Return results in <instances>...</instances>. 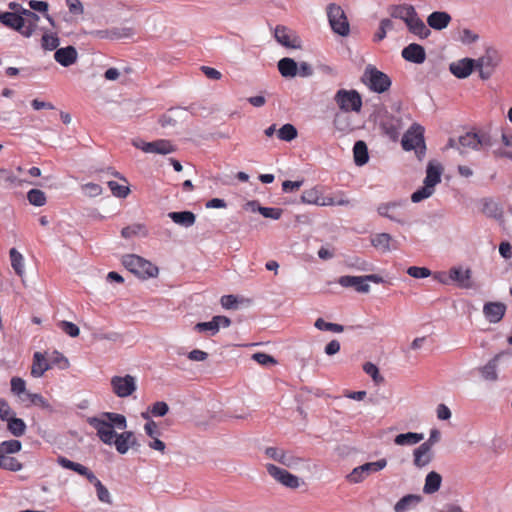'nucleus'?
<instances>
[{"label": "nucleus", "instance_id": "2", "mask_svg": "<svg viewBox=\"0 0 512 512\" xmlns=\"http://www.w3.org/2000/svg\"><path fill=\"white\" fill-rule=\"evenodd\" d=\"M123 266L140 279L157 277L159 269L150 261L136 254H127L122 257Z\"/></svg>", "mask_w": 512, "mask_h": 512}, {"label": "nucleus", "instance_id": "37", "mask_svg": "<svg viewBox=\"0 0 512 512\" xmlns=\"http://www.w3.org/2000/svg\"><path fill=\"white\" fill-rule=\"evenodd\" d=\"M442 476L435 471H431L426 475L423 492L427 495L433 494L440 489Z\"/></svg>", "mask_w": 512, "mask_h": 512}, {"label": "nucleus", "instance_id": "33", "mask_svg": "<svg viewBox=\"0 0 512 512\" xmlns=\"http://www.w3.org/2000/svg\"><path fill=\"white\" fill-rule=\"evenodd\" d=\"M49 369H51L50 362L46 360L41 352H35L33 355L31 375L35 378H39Z\"/></svg>", "mask_w": 512, "mask_h": 512}, {"label": "nucleus", "instance_id": "46", "mask_svg": "<svg viewBox=\"0 0 512 512\" xmlns=\"http://www.w3.org/2000/svg\"><path fill=\"white\" fill-rule=\"evenodd\" d=\"M320 200L321 193L316 187L303 191L301 195V202L305 204H313L319 206Z\"/></svg>", "mask_w": 512, "mask_h": 512}, {"label": "nucleus", "instance_id": "32", "mask_svg": "<svg viewBox=\"0 0 512 512\" xmlns=\"http://www.w3.org/2000/svg\"><path fill=\"white\" fill-rule=\"evenodd\" d=\"M168 217L177 225L189 228L195 224L196 215L189 210L169 212Z\"/></svg>", "mask_w": 512, "mask_h": 512}, {"label": "nucleus", "instance_id": "42", "mask_svg": "<svg viewBox=\"0 0 512 512\" xmlns=\"http://www.w3.org/2000/svg\"><path fill=\"white\" fill-rule=\"evenodd\" d=\"M9 254L12 268L18 276L22 277L24 274V258L22 254L16 248H11Z\"/></svg>", "mask_w": 512, "mask_h": 512}, {"label": "nucleus", "instance_id": "54", "mask_svg": "<svg viewBox=\"0 0 512 512\" xmlns=\"http://www.w3.org/2000/svg\"><path fill=\"white\" fill-rule=\"evenodd\" d=\"M107 185L115 197L126 198L130 193L128 186L120 185L116 181H108Z\"/></svg>", "mask_w": 512, "mask_h": 512}, {"label": "nucleus", "instance_id": "38", "mask_svg": "<svg viewBox=\"0 0 512 512\" xmlns=\"http://www.w3.org/2000/svg\"><path fill=\"white\" fill-rule=\"evenodd\" d=\"M132 437V431H124L122 433H117L114 436L113 443L115 448L119 454H126L130 449V438Z\"/></svg>", "mask_w": 512, "mask_h": 512}, {"label": "nucleus", "instance_id": "16", "mask_svg": "<svg viewBox=\"0 0 512 512\" xmlns=\"http://www.w3.org/2000/svg\"><path fill=\"white\" fill-rule=\"evenodd\" d=\"M56 461L62 468L72 470L79 475L86 477V479L92 483L95 488L97 487L98 482H101L91 470L80 463L71 461L64 456H58Z\"/></svg>", "mask_w": 512, "mask_h": 512}, {"label": "nucleus", "instance_id": "40", "mask_svg": "<svg viewBox=\"0 0 512 512\" xmlns=\"http://www.w3.org/2000/svg\"><path fill=\"white\" fill-rule=\"evenodd\" d=\"M423 439H424L423 433L407 432V433L398 434L394 438V443L399 446L414 445V444L419 443Z\"/></svg>", "mask_w": 512, "mask_h": 512}, {"label": "nucleus", "instance_id": "6", "mask_svg": "<svg viewBox=\"0 0 512 512\" xmlns=\"http://www.w3.org/2000/svg\"><path fill=\"white\" fill-rule=\"evenodd\" d=\"M132 145L145 153L160 155H168L177 150L176 146L167 139H158L152 142H146L140 138H136L132 140Z\"/></svg>", "mask_w": 512, "mask_h": 512}, {"label": "nucleus", "instance_id": "52", "mask_svg": "<svg viewBox=\"0 0 512 512\" xmlns=\"http://www.w3.org/2000/svg\"><path fill=\"white\" fill-rule=\"evenodd\" d=\"M363 370L372 378L375 384H381L384 382V377L380 374L378 367L372 362L364 363Z\"/></svg>", "mask_w": 512, "mask_h": 512}, {"label": "nucleus", "instance_id": "30", "mask_svg": "<svg viewBox=\"0 0 512 512\" xmlns=\"http://www.w3.org/2000/svg\"><path fill=\"white\" fill-rule=\"evenodd\" d=\"M507 352H500L488 361L486 365L479 369L483 379L488 381H496L498 379L497 363Z\"/></svg>", "mask_w": 512, "mask_h": 512}, {"label": "nucleus", "instance_id": "63", "mask_svg": "<svg viewBox=\"0 0 512 512\" xmlns=\"http://www.w3.org/2000/svg\"><path fill=\"white\" fill-rule=\"evenodd\" d=\"M82 190L89 197H97L102 194V187L93 182L86 183L82 186Z\"/></svg>", "mask_w": 512, "mask_h": 512}, {"label": "nucleus", "instance_id": "41", "mask_svg": "<svg viewBox=\"0 0 512 512\" xmlns=\"http://www.w3.org/2000/svg\"><path fill=\"white\" fill-rule=\"evenodd\" d=\"M346 113L347 112L342 111L336 112L332 121L334 129L342 133H347L352 130L350 119Z\"/></svg>", "mask_w": 512, "mask_h": 512}, {"label": "nucleus", "instance_id": "25", "mask_svg": "<svg viewBox=\"0 0 512 512\" xmlns=\"http://www.w3.org/2000/svg\"><path fill=\"white\" fill-rule=\"evenodd\" d=\"M77 50L73 46L59 48L54 53V59L63 67H69L77 60Z\"/></svg>", "mask_w": 512, "mask_h": 512}, {"label": "nucleus", "instance_id": "48", "mask_svg": "<svg viewBox=\"0 0 512 512\" xmlns=\"http://www.w3.org/2000/svg\"><path fill=\"white\" fill-rule=\"evenodd\" d=\"M297 134H298V132H297V129L295 128V126L290 123H287V124H284L278 130L277 135L280 140L290 142L297 137Z\"/></svg>", "mask_w": 512, "mask_h": 512}, {"label": "nucleus", "instance_id": "21", "mask_svg": "<svg viewBox=\"0 0 512 512\" xmlns=\"http://www.w3.org/2000/svg\"><path fill=\"white\" fill-rule=\"evenodd\" d=\"M472 271L467 268L463 269L462 267H452L449 270V278L450 282H455L458 287L468 289L472 287L471 282Z\"/></svg>", "mask_w": 512, "mask_h": 512}, {"label": "nucleus", "instance_id": "39", "mask_svg": "<svg viewBox=\"0 0 512 512\" xmlns=\"http://www.w3.org/2000/svg\"><path fill=\"white\" fill-rule=\"evenodd\" d=\"M482 212L490 218H494L497 220L502 219L503 217V211L500 205L496 202H494L490 198L483 199V208Z\"/></svg>", "mask_w": 512, "mask_h": 512}, {"label": "nucleus", "instance_id": "26", "mask_svg": "<svg viewBox=\"0 0 512 512\" xmlns=\"http://www.w3.org/2000/svg\"><path fill=\"white\" fill-rule=\"evenodd\" d=\"M443 166L436 161H429L426 167V176L423 183L435 188L441 182Z\"/></svg>", "mask_w": 512, "mask_h": 512}, {"label": "nucleus", "instance_id": "53", "mask_svg": "<svg viewBox=\"0 0 512 512\" xmlns=\"http://www.w3.org/2000/svg\"><path fill=\"white\" fill-rule=\"evenodd\" d=\"M109 33L110 40H118L131 37L134 34V31L129 27H113L109 29Z\"/></svg>", "mask_w": 512, "mask_h": 512}, {"label": "nucleus", "instance_id": "20", "mask_svg": "<svg viewBox=\"0 0 512 512\" xmlns=\"http://www.w3.org/2000/svg\"><path fill=\"white\" fill-rule=\"evenodd\" d=\"M506 312V305L502 302H487L483 306V314L490 323H498Z\"/></svg>", "mask_w": 512, "mask_h": 512}, {"label": "nucleus", "instance_id": "34", "mask_svg": "<svg viewBox=\"0 0 512 512\" xmlns=\"http://www.w3.org/2000/svg\"><path fill=\"white\" fill-rule=\"evenodd\" d=\"M422 500V497L420 495L415 494H408L403 496L401 499L397 501V503L394 505V511L395 512H406L414 507H416L420 501Z\"/></svg>", "mask_w": 512, "mask_h": 512}, {"label": "nucleus", "instance_id": "50", "mask_svg": "<svg viewBox=\"0 0 512 512\" xmlns=\"http://www.w3.org/2000/svg\"><path fill=\"white\" fill-rule=\"evenodd\" d=\"M27 199L30 204L41 207L46 203L45 193L39 189H31L27 193Z\"/></svg>", "mask_w": 512, "mask_h": 512}, {"label": "nucleus", "instance_id": "47", "mask_svg": "<svg viewBox=\"0 0 512 512\" xmlns=\"http://www.w3.org/2000/svg\"><path fill=\"white\" fill-rule=\"evenodd\" d=\"M0 468L17 472L22 469V464L14 457L0 455Z\"/></svg>", "mask_w": 512, "mask_h": 512}, {"label": "nucleus", "instance_id": "31", "mask_svg": "<svg viewBox=\"0 0 512 512\" xmlns=\"http://www.w3.org/2000/svg\"><path fill=\"white\" fill-rule=\"evenodd\" d=\"M388 12L392 18L401 19L405 23L406 21H409L413 16H416V10L414 6L408 4L391 5L388 8Z\"/></svg>", "mask_w": 512, "mask_h": 512}, {"label": "nucleus", "instance_id": "45", "mask_svg": "<svg viewBox=\"0 0 512 512\" xmlns=\"http://www.w3.org/2000/svg\"><path fill=\"white\" fill-rule=\"evenodd\" d=\"M22 443L19 440L11 439L0 443V455H9L21 450Z\"/></svg>", "mask_w": 512, "mask_h": 512}, {"label": "nucleus", "instance_id": "60", "mask_svg": "<svg viewBox=\"0 0 512 512\" xmlns=\"http://www.w3.org/2000/svg\"><path fill=\"white\" fill-rule=\"evenodd\" d=\"M252 359L262 366L274 365L277 363L276 359L264 352H257L252 355Z\"/></svg>", "mask_w": 512, "mask_h": 512}, {"label": "nucleus", "instance_id": "35", "mask_svg": "<svg viewBox=\"0 0 512 512\" xmlns=\"http://www.w3.org/2000/svg\"><path fill=\"white\" fill-rule=\"evenodd\" d=\"M297 64L294 59L284 57L278 61L277 67L283 77L294 78L297 76Z\"/></svg>", "mask_w": 512, "mask_h": 512}, {"label": "nucleus", "instance_id": "19", "mask_svg": "<svg viewBox=\"0 0 512 512\" xmlns=\"http://www.w3.org/2000/svg\"><path fill=\"white\" fill-rule=\"evenodd\" d=\"M401 56L408 62L422 64L426 60V52L423 46L411 43L403 48Z\"/></svg>", "mask_w": 512, "mask_h": 512}, {"label": "nucleus", "instance_id": "58", "mask_svg": "<svg viewBox=\"0 0 512 512\" xmlns=\"http://www.w3.org/2000/svg\"><path fill=\"white\" fill-rule=\"evenodd\" d=\"M60 40L56 35H48L44 34L42 36V47L45 50H57V47L59 46Z\"/></svg>", "mask_w": 512, "mask_h": 512}, {"label": "nucleus", "instance_id": "4", "mask_svg": "<svg viewBox=\"0 0 512 512\" xmlns=\"http://www.w3.org/2000/svg\"><path fill=\"white\" fill-rule=\"evenodd\" d=\"M327 17L332 31L342 37L350 33V24L344 10L337 4L327 6Z\"/></svg>", "mask_w": 512, "mask_h": 512}, {"label": "nucleus", "instance_id": "23", "mask_svg": "<svg viewBox=\"0 0 512 512\" xmlns=\"http://www.w3.org/2000/svg\"><path fill=\"white\" fill-rule=\"evenodd\" d=\"M338 283L345 288H354L359 293L370 291V285L365 283L363 276L344 275L339 277Z\"/></svg>", "mask_w": 512, "mask_h": 512}, {"label": "nucleus", "instance_id": "28", "mask_svg": "<svg viewBox=\"0 0 512 512\" xmlns=\"http://www.w3.org/2000/svg\"><path fill=\"white\" fill-rule=\"evenodd\" d=\"M451 16L445 11H434L427 17V24L434 30H443L451 22Z\"/></svg>", "mask_w": 512, "mask_h": 512}, {"label": "nucleus", "instance_id": "5", "mask_svg": "<svg viewBox=\"0 0 512 512\" xmlns=\"http://www.w3.org/2000/svg\"><path fill=\"white\" fill-rule=\"evenodd\" d=\"M334 101L342 112H360L362 98L358 91L339 89L334 95Z\"/></svg>", "mask_w": 512, "mask_h": 512}, {"label": "nucleus", "instance_id": "57", "mask_svg": "<svg viewBox=\"0 0 512 512\" xmlns=\"http://www.w3.org/2000/svg\"><path fill=\"white\" fill-rule=\"evenodd\" d=\"M19 12L20 15L25 19L26 25H32L34 32L37 27V22L40 19L39 16L34 11L25 8H21Z\"/></svg>", "mask_w": 512, "mask_h": 512}, {"label": "nucleus", "instance_id": "8", "mask_svg": "<svg viewBox=\"0 0 512 512\" xmlns=\"http://www.w3.org/2000/svg\"><path fill=\"white\" fill-rule=\"evenodd\" d=\"M0 23L14 29L25 37H30L33 34L32 25H26L25 19L20 15V12H3L0 14Z\"/></svg>", "mask_w": 512, "mask_h": 512}, {"label": "nucleus", "instance_id": "43", "mask_svg": "<svg viewBox=\"0 0 512 512\" xmlns=\"http://www.w3.org/2000/svg\"><path fill=\"white\" fill-rule=\"evenodd\" d=\"M7 428L13 436L21 437L25 434L26 424L21 418L10 417L7 421Z\"/></svg>", "mask_w": 512, "mask_h": 512}, {"label": "nucleus", "instance_id": "7", "mask_svg": "<svg viewBox=\"0 0 512 512\" xmlns=\"http://www.w3.org/2000/svg\"><path fill=\"white\" fill-rule=\"evenodd\" d=\"M500 58L498 52L493 48H487L483 56L475 60L476 69L479 71V76L482 80L489 79L497 65Z\"/></svg>", "mask_w": 512, "mask_h": 512}, {"label": "nucleus", "instance_id": "13", "mask_svg": "<svg viewBox=\"0 0 512 512\" xmlns=\"http://www.w3.org/2000/svg\"><path fill=\"white\" fill-rule=\"evenodd\" d=\"M424 142V128L420 124L414 123L404 134L401 144L405 151H411Z\"/></svg>", "mask_w": 512, "mask_h": 512}, {"label": "nucleus", "instance_id": "10", "mask_svg": "<svg viewBox=\"0 0 512 512\" xmlns=\"http://www.w3.org/2000/svg\"><path fill=\"white\" fill-rule=\"evenodd\" d=\"M113 392L120 398H126L135 392L137 385L135 377L127 374L125 376H113L111 378Z\"/></svg>", "mask_w": 512, "mask_h": 512}, {"label": "nucleus", "instance_id": "11", "mask_svg": "<svg viewBox=\"0 0 512 512\" xmlns=\"http://www.w3.org/2000/svg\"><path fill=\"white\" fill-rule=\"evenodd\" d=\"M406 200H396L381 203L377 207V213L384 218H387L393 222L404 225L406 220L401 216L398 209L405 206Z\"/></svg>", "mask_w": 512, "mask_h": 512}, {"label": "nucleus", "instance_id": "24", "mask_svg": "<svg viewBox=\"0 0 512 512\" xmlns=\"http://www.w3.org/2000/svg\"><path fill=\"white\" fill-rule=\"evenodd\" d=\"M371 244L382 252H388L398 248V241L393 239L389 233H378L372 236Z\"/></svg>", "mask_w": 512, "mask_h": 512}, {"label": "nucleus", "instance_id": "64", "mask_svg": "<svg viewBox=\"0 0 512 512\" xmlns=\"http://www.w3.org/2000/svg\"><path fill=\"white\" fill-rule=\"evenodd\" d=\"M59 326L62 329V331L69 335L70 337H77L80 333L79 327L72 322L61 321Z\"/></svg>", "mask_w": 512, "mask_h": 512}, {"label": "nucleus", "instance_id": "36", "mask_svg": "<svg viewBox=\"0 0 512 512\" xmlns=\"http://www.w3.org/2000/svg\"><path fill=\"white\" fill-rule=\"evenodd\" d=\"M354 162L357 166H363L369 161L367 144L363 140H358L353 146Z\"/></svg>", "mask_w": 512, "mask_h": 512}, {"label": "nucleus", "instance_id": "49", "mask_svg": "<svg viewBox=\"0 0 512 512\" xmlns=\"http://www.w3.org/2000/svg\"><path fill=\"white\" fill-rule=\"evenodd\" d=\"M314 326L321 331H332L335 333H341L344 331V326L337 323L326 322L322 318H318Z\"/></svg>", "mask_w": 512, "mask_h": 512}, {"label": "nucleus", "instance_id": "22", "mask_svg": "<svg viewBox=\"0 0 512 512\" xmlns=\"http://www.w3.org/2000/svg\"><path fill=\"white\" fill-rule=\"evenodd\" d=\"M381 128L385 135L396 141L402 129V120L399 117L387 116L382 119Z\"/></svg>", "mask_w": 512, "mask_h": 512}, {"label": "nucleus", "instance_id": "29", "mask_svg": "<svg viewBox=\"0 0 512 512\" xmlns=\"http://www.w3.org/2000/svg\"><path fill=\"white\" fill-rule=\"evenodd\" d=\"M433 459L432 449L428 445L420 444L413 451V464L417 468H423L427 466Z\"/></svg>", "mask_w": 512, "mask_h": 512}, {"label": "nucleus", "instance_id": "3", "mask_svg": "<svg viewBox=\"0 0 512 512\" xmlns=\"http://www.w3.org/2000/svg\"><path fill=\"white\" fill-rule=\"evenodd\" d=\"M362 81L371 91L378 94L386 92L392 84L390 77L386 73L378 70L371 64L365 68Z\"/></svg>", "mask_w": 512, "mask_h": 512}, {"label": "nucleus", "instance_id": "51", "mask_svg": "<svg viewBox=\"0 0 512 512\" xmlns=\"http://www.w3.org/2000/svg\"><path fill=\"white\" fill-rule=\"evenodd\" d=\"M194 330L198 333L210 332V335L212 336L219 332L218 323L216 322L214 317L212 318L211 321L197 323L194 326Z\"/></svg>", "mask_w": 512, "mask_h": 512}, {"label": "nucleus", "instance_id": "61", "mask_svg": "<svg viewBox=\"0 0 512 512\" xmlns=\"http://www.w3.org/2000/svg\"><path fill=\"white\" fill-rule=\"evenodd\" d=\"M168 411L169 406L164 401H157L150 408V412L155 417H163L168 413Z\"/></svg>", "mask_w": 512, "mask_h": 512}, {"label": "nucleus", "instance_id": "12", "mask_svg": "<svg viewBox=\"0 0 512 512\" xmlns=\"http://www.w3.org/2000/svg\"><path fill=\"white\" fill-rule=\"evenodd\" d=\"M458 143L462 148L479 150L483 147L491 146V139L486 133L467 132L459 136Z\"/></svg>", "mask_w": 512, "mask_h": 512}, {"label": "nucleus", "instance_id": "1", "mask_svg": "<svg viewBox=\"0 0 512 512\" xmlns=\"http://www.w3.org/2000/svg\"><path fill=\"white\" fill-rule=\"evenodd\" d=\"M88 423L97 431L98 438L106 445H112L115 428L124 430L127 427L126 417L115 412H104L102 417H89Z\"/></svg>", "mask_w": 512, "mask_h": 512}, {"label": "nucleus", "instance_id": "15", "mask_svg": "<svg viewBox=\"0 0 512 512\" xmlns=\"http://www.w3.org/2000/svg\"><path fill=\"white\" fill-rule=\"evenodd\" d=\"M265 454L281 463L282 465L288 467V468H292V469H295L297 468L300 463H302V458L300 457H297V456H294L293 454L289 453V452H285L284 450H281V449H278L276 447H267L265 449Z\"/></svg>", "mask_w": 512, "mask_h": 512}, {"label": "nucleus", "instance_id": "9", "mask_svg": "<svg viewBox=\"0 0 512 512\" xmlns=\"http://www.w3.org/2000/svg\"><path fill=\"white\" fill-rule=\"evenodd\" d=\"M387 465L386 459H380L376 462H367L363 465L355 467L348 475L347 480L350 483H360L362 482L369 474L378 472L384 469Z\"/></svg>", "mask_w": 512, "mask_h": 512}, {"label": "nucleus", "instance_id": "44", "mask_svg": "<svg viewBox=\"0 0 512 512\" xmlns=\"http://www.w3.org/2000/svg\"><path fill=\"white\" fill-rule=\"evenodd\" d=\"M435 192V188L428 185V184H424L422 187H420L419 189H417L416 191H414L412 194H411V201L413 203H419L429 197H431Z\"/></svg>", "mask_w": 512, "mask_h": 512}, {"label": "nucleus", "instance_id": "62", "mask_svg": "<svg viewBox=\"0 0 512 512\" xmlns=\"http://www.w3.org/2000/svg\"><path fill=\"white\" fill-rule=\"evenodd\" d=\"M11 391L20 396L21 394L26 395V383L22 378L19 377H13L11 379Z\"/></svg>", "mask_w": 512, "mask_h": 512}, {"label": "nucleus", "instance_id": "56", "mask_svg": "<svg viewBox=\"0 0 512 512\" xmlns=\"http://www.w3.org/2000/svg\"><path fill=\"white\" fill-rule=\"evenodd\" d=\"M258 213H260L265 218H270L273 220H278L281 218L283 214V210L281 208L276 207H258Z\"/></svg>", "mask_w": 512, "mask_h": 512}, {"label": "nucleus", "instance_id": "14", "mask_svg": "<svg viewBox=\"0 0 512 512\" xmlns=\"http://www.w3.org/2000/svg\"><path fill=\"white\" fill-rule=\"evenodd\" d=\"M266 469L269 475H271L276 481H278L282 485L291 489H296L299 487V478L291 474L287 470L282 469L274 464H267Z\"/></svg>", "mask_w": 512, "mask_h": 512}, {"label": "nucleus", "instance_id": "59", "mask_svg": "<svg viewBox=\"0 0 512 512\" xmlns=\"http://www.w3.org/2000/svg\"><path fill=\"white\" fill-rule=\"evenodd\" d=\"M407 274L416 279L427 278L431 271L426 267L411 266L407 269Z\"/></svg>", "mask_w": 512, "mask_h": 512}, {"label": "nucleus", "instance_id": "18", "mask_svg": "<svg viewBox=\"0 0 512 512\" xmlns=\"http://www.w3.org/2000/svg\"><path fill=\"white\" fill-rule=\"evenodd\" d=\"M274 37L278 43L288 48H300V40L287 27L277 25Z\"/></svg>", "mask_w": 512, "mask_h": 512}, {"label": "nucleus", "instance_id": "27", "mask_svg": "<svg viewBox=\"0 0 512 512\" xmlns=\"http://www.w3.org/2000/svg\"><path fill=\"white\" fill-rule=\"evenodd\" d=\"M406 26L410 33L418 36L420 39H426L431 35V30L425 25L417 13L416 16L406 21Z\"/></svg>", "mask_w": 512, "mask_h": 512}, {"label": "nucleus", "instance_id": "55", "mask_svg": "<svg viewBox=\"0 0 512 512\" xmlns=\"http://www.w3.org/2000/svg\"><path fill=\"white\" fill-rule=\"evenodd\" d=\"M49 362L51 364V367L53 365L58 366L60 369H66L69 367L68 359L57 350L52 352Z\"/></svg>", "mask_w": 512, "mask_h": 512}, {"label": "nucleus", "instance_id": "17", "mask_svg": "<svg viewBox=\"0 0 512 512\" xmlns=\"http://www.w3.org/2000/svg\"><path fill=\"white\" fill-rule=\"evenodd\" d=\"M475 68V60L471 58H463L452 62L449 66L450 72L459 79L467 78Z\"/></svg>", "mask_w": 512, "mask_h": 512}]
</instances>
